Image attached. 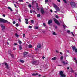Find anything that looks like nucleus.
Here are the masks:
<instances>
[{
	"mask_svg": "<svg viewBox=\"0 0 77 77\" xmlns=\"http://www.w3.org/2000/svg\"><path fill=\"white\" fill-rule=\"evenodd\" d=\"M29 48H32V45H28Z\"/></svg>",
	"mask_w": 77,
	"mask_h": 77,
	"instance_id": "obj_20",
	"label": "nucleus"
},
{
	"mask_svg": "<svg viewBox=\"0 0 77 77\" xmlns=\"http://www.w3.org/2000/svg\"><path fill=\"white\" fill-rule=\"evenodd\" d=\"M18 20L20 22H21V19H19Z\"/></svg>",
	"mask_w": 77,
	"mask_h": 77,
	"instance_id": "obj_42",
	"label": "nucleus"
},
{
	"mask_svg": "<svg viewBox=\"0 0 77 77\" xmlns=\"http://www.w3.org/2000/svg\"><path fill=\"white\" fill-rule=\"evenodd\" d=\"M57 1H58V2H60V0H57Z\"/></svg>",
	"mask_w": 77,
	"mask_h": 77,
	"instance_id": "obj_54",
	"label": "nucleus"
},
{
	"mask_svg": "<svg viewBox=\"0 0 77 77\" xmlns=\"http://www.w3.org/2000/svg\"><path fill=\"white\" fill-rule=\"evenodd\" d=\"M75 77H77V73H75Z\"/></svg>",
	"mask_w": 77,
	"mask_h": 77,
	"instance_id": "obj_39",
	"label": "nucleus"
},
{
	"mask_svg": "<svg viewBox=\"0 0 77 77\" xmlns=\"http://www.w3.org/2000/svg\"><path fill=\"white\" fill-rule=\"evenodd\" d=\"M16 12L17 14H18V10H16Z\"/></svg>",
	"mask_w": 77,
	"mask_h": 77,
	"instance_id": "obj_48",
	"label": "nucleus"
},
{
	"mask_svg": "<svg viewBox=\"0 0 77 77\" xmlns=\"http://www.w3.org/2000/svg\"><path fill=\"white\" fill-rule=\"evenodd\" d=\"M41 12L42 14H44V10L42 8H41Z\"/></svg>",
	"mask_w": 77,
	"mask_h": 77,
	"instance_id": "obj_10",
	"label": "nucleus"
},
{
	"mask_svg": "<svg viewBox=\"0 0 77 77\" xmlns=\"http://www.w3.org/2000/svg\"><path fill=\"white\" fill-rule=\"evenodd\" d=\"M41 75H39V77H41Z\"/></svg>",
	"mask_w": 77,
	"mask_h": 77,
	"instance_id": "obj_60",
	"label": "nucleus"
},
{
	"mask_svg": "<svg viewBox=\"0 0 77 77\" xmlns=\"http://www.w3.org/2000/svg\"><path fill=\"white\" fill-rule=\"evenodd\" d=\"M7 44L8 45H9V42H7Z\"/></svg>",
	"mask_w": 77,
	"mask_h": 77,
	"instance_id": "obj_63",
	"label": "nucleus"
},
{
	"mask_svg": "<svg viewBox=\"0 0 77 77\" xmlns=\"http://www.w3.org/2000/svg\"><path fill=\"white\" fill-rule=\"evenodd\" d=\"M39 75V74H38V73H33L32 74V76H36V75Z\"/></svg>",
	"mask_w": 77,
	"mask_h": 77,
	"instance_id": "obj_12",
	"label": "nucleus"
},
{
	"mask_svg": "<svg viewBox=\"0 0 77 77\" xmlns=\"http://www.w3.org/2000/svg\"><path fill=\"white\" fill-rule=\"evenodd\" d=\"M8 53L11 56V57H12V58H13V57H14V55L11 54V53H9V51H8Z\"/></svg>",
	"mask_w": 77,
	"mask_h": 77,
	"instance_id": "obj_14",
	"label": "nucleus"
},
{
	"mask_svg": "<svg viewBox=\"0 0 77 77\" xmlns=\"http://www.w3.org/2000/svg\"><path fill=\"white\" fill-rule=\"evenodd\" d=\"M53 20L55 22V23H56L57 24L58 26H60V23H59V22L57 21V20L54 18Z\"/></svg>",
	"mask_w": 77,
	"mask_h": 77,
	"instance_id": "obj_4",
	"label": "nucleus"
},
{
	"mask_svg": "<svg viewBox=\"0 0 77 77\" xmlns=\"http://www.w3.org/2000/svg\"><path fill=\"white\" fill-rule=\"evenodd\" d=\"M29 28L30 29H32V26H29Z\"/></svg>",
	"mask_w": 77,
	"mask_h": 77,
	"instance_id": "obj_41",
	"label": "nucleus"
},
{
	"mask_svg": "<svg viewBox=\"0 0 77 77\" xmlns=\"http://www.w3.org/2000/svg\"><path fill=\"white\" fill-rule=\"evenodd\" d=\"M37 4V5H36V7L37 8H38V4Z\"/></svg>",
	"mask_w": 77,
	"mask_h": 77,
	"instance_id": "obj_56",
	"label": "nucleus"
},
{
	"mask_svg": "<svg viewBox=\"0 0 77 77\" xmlns=\"http://www.w3.org/2000/svg\"><path fill=\"white\" fill-rule=\"evenodd\" d=\"M20 62H22V63H23V62H24V61H23L22 60H20Z\"/></svg>",
	"mask_w": 77,
	"mask_h": 77,
	"instance_id": "obj_24",
	"label": "nucleus"
},
{
	"mask_svg": "<svg viewBox=\"0 0 77 77\" xmlns=\"http://www.w3.org/2000/svg\"><path fill=\"white\" fill-rule=\"evenodd\" d=\"M50 12H53V10H50Z\"/></svg>",
	"mask_w": 77,
	"mask_h": 77,
	"instance_id": "obj_46",
	"label": "nucleus"
},
{
	"mask_svg": "<svg viewBox=\"0 0 77 77\" xmlns=\"http://www.w3.org/2000/svg\"><path fill=\"white\" fill-rule=\"evenodd\" d=\"M41 45L39 44V45H37V47L38 48H41Z\"/></svg>",
	"mask_w": 77,
	"mask_h": 77,
	"instance_id": "obj_15",
	"label": "nucleus"
},
{
	"mask_svg": "<svg viewBox=\"0 0 77 77\" xmlns=\"http://www.w3.org/2000/svg\"><path fill=\"white\" fill-rule=\"evenodd\" d=\"M43 25L44 27H46V25L45 24V23H43Z\"/></svg>",
	"mask_w": 77,
	"mask_h": 77,
	"instance_id": "obj_29",
	"label": "nucleus"
},
{
	"mask_svg": "<svg viewBox=\"0 0 77 77\" xmlns=\"http://www.w3.org/2000/svg\"><path fill=\"white\" fill-rule=\"evenodd\" d=\"M75 51L76 53H77V49H75Z\"/></svg>",
	"mask_w": 77,
	"mask_h": 77,
	"instance_id": "obj_51",
	"label": "nucleus"
},
{
	"mask_svg": "<svg viewBox=\"0 0 77 77\" xmlns=\"http://www.w3.org/2000/svg\"><path fill=\"white\" fill-rule=\"evenodd\" d=\"M67 69H69V67H68Z\"/></svg>",
	"mask_w": 77,
	"mask_h": 77,
	"instance_id": "obj_58",
	"label": "nucleus"
},
{
	"mask_svg": "<svg viewBox=\"0 0 77 77\" xmlns=\"http://www.w3.org/2000/svg\"><path fill=\"white\" fill-rule=\"evenodd\" d=\"M74 59L75 61H76L77 59L76 58H74Z\"/></svg>",
	"mask_w": 77,
	"mask_h": 77,
	"instance_id": "obj_36",
	"label": "nucleus"
},
{
	"mask_svg": "<svg viewBox=\"0 0 77 77\" xmlns=\"http://www.w3.org/2000/svg\"><path fill=\"white\" fill-rule=\"evenodd\" d=\"M62 63H63V65H68V62L65 63V61H63L62 62Z\"/></svg>",
	"mask_w": 77,
	"mask_h": 77,
	"instance_id": "obj_11",
	"label": "nucleus"
},
{
	"mask_svg": "<svg viewBox=\"0 0 77 77\" xmlns=\"http://www.w3.org/2000/svg\"><path fill=\"white\" fill-rule=\"evenodd\" d=\"M23 38H24V37H25V34H23Z\"/></svg>",
	"mask_w": 77,
	"mask_h": 77,
	"instance_id": "obj_40",
	"label": "nucleus"
},
{
	"mask_svg": "<svg viewBox=\"0 0 77 77\" xmlns=\"http://www.w3.org/2000/svg\"><path fill=\"white\" fill-rule=\"evenodd\" d=\"M75 62H76V63H77V60Z\"/></svg>",
	"mask_w": 77,
	"mask_h": 77,
	"instance_id": "obj_64",
	"label": "nucleus"
},
{
	"mask_svg": "<svg viewBox=\"0 0 77 77\" xmlns=\"http://www.w3.org/2000/svg\"><path fill=\"white\" fill-rule=\"evenodd\" d=\"M57 28V26H55V29Z\"/></svg>",
	"mask_w": 77,
	"mask_h": 77,
	"instance_id": "obj_59",
	"label": "nucleus"
},
{
	"mask_svg": "<svg viewBox=\"0 0 77 77\" xmlns=\"http://www.w3.org/2000/svg\"><path fill=\"white\" fill-rule=\"evenodd\" d=\"M37 17H41V15H40L39 14H37Z\"/></svg>",
	"mask_w": 77,
	"mask_h": 77,
	"instance_id": "obj_26",
	"label": "nucleus"
},
{
	"mask_svg": "<svg viewBox=\"0 0 77 77\" xmlns=\"http://www.w3.org/2000/svg\"><path fill=\"white\" fill-rule=\"evenodd\" d=\"M56 59V57H54L53 58L51 59V60H55Z\"/></svg>",
	"mask_w": 77,
	"mask_h": 77,
	"instance_id": "obj_17",
	"label": "nucleus"
},
{
	"mask_svg": "<svg viewBox=\"0 0 77 77\" xmlns=\"http://www.w3.org/2000/svg\"><path fill=\"white\" fill-rule=\"evenodd\" d=\"M71 72H72V73H74V71L71 68V71H70Z\"/></svg>",
	"mask_w": 77,
	"mask_h": 77,
	"instance_id": "obj_21",
	"label": "nucleus"
},
{
	"mask_svg": "<svg viewBox=\"0 0 77 77\" xmlns=\"http://www.w3.org/2000/svg\"><path fill=\"white\" fill-rule=\"evenodd\" d=\"M16 50V49L15 48H14L13 50Z\"/></svg>",
	"mask_w": 77,
	"mask_h": 77,
	"instance_id": "obj_52",
	"label": "nucleus"
},
{
	"mask_svg": "<svg viewBox=\"0 0 77 77\" xmlns=\"http://www.w3.org/2000/svg\"><path fill=\"white\" fill-rule=\"evenodd\" d=\"M15 35L16 37H18V36H19V35H18V34L17 33L15 34Z\"/></svg>",
	"mask_w": 77,
	"mask_h": 77,
	"instance_id": "obj_25",
	"label": "nucleus"
},
{
	"mask_svg": "<svg viewBox=\"0 0 77 77\" xmlns=\"http://www.w3.org/2000/svg\"><path fill=\"white\" fill-rule=\"evenodd\" d=\"M45 2H46V3H48V0H45Z\"/></svg>",
	"mask_w": 77,
	"mask_h": 77,
	"instance_id": "obj_43",
	"label": "nucleus"
},
{
	"mask_svg": "<svg viewBox=\"0 0 77 77\" xmlns=\"http://www.w3.org/2000/svg\"><path fill=\"white\" fill-rule=\"evenodd\" d=\"M0 23H6L7 24H9V23H9L8 21L2 18H0Z\"/></svg>",
	"mask_w": 77,
	"mask_h": 77,
	"instance_id": "obj_2",
	"label": "nucleus"
},
{
	"mask_svg": "<svg viewBox=\"0 0 77 77\" xmlns=\"http://www.w3.org/2000/svg\"><path fill=\"white\" fill-rule=\"evenodd\" d=\"M13 24H14L15 23V21H13Z\"/></svg>",
	"mask_w": 77,
	"mask_h": 77,
	"instance_id": "obj_50",
	"label": "nucleus"
},
{
	"mask_svg": "<svg viewBox=\"0 0 77 77\" xmlns=\"http://www.w3.org/2000/svg\"><path fill=\"white\" fill-rule=\"evenodd\" d=\"M18 42L20 44H21L22 43V42H21V40H19L18 41Z\"/></svg>",
	"mask_w": 77,
	"mask_h": 77,
	"instance_id": "obj_23",
	"label": "nucleus"
},
{
	"mask_svg": "<svg viewBox=\"0 0 77 77\" xmlns=\"http://www.w3.org/2000/svg\"><path fill=\"white\" fill-rule=\"evenodd\" d=\"M28 7H29V8H31V7H32V5L30 4L29 5H28Z\"/></svg>",
	"mask_w": 77,
	"mask_h": 77,
	"instance_id": "obj_30",
	"label": "nucleus"
},
{
	"mask_svg": "<svg viewBox=\"0 0 77 77\" xmlns=\"http://www.w3.org/2000/svg\"><path fill=\"white\" fill-rule=\"evenodd\" d=\"M67 32H68V33H70V30H68V31H67Z\"/></svg>",
	"mask_w": 77,
	"mask_h": 77,
	"instance_id": "obj_44",
	"label": "nucleus"
},
{
	"mask_svg": "<svg viewBox=\"0 0 77 77\" xmlns=\"http://www.w3.org/2000/svg\"><path fill=\"white\" fill-rule=\"evenodd\" d=\"M35 29H38V27H35Z\"/></svg>",
	"mask_w": 77,
	"mask_h": 77,
	"instance_id": "obj_47",
	"label": "nucleus"
},
{
	"mask_svg": "<svg viewBox=\"0 0 77 77\" xmlns=\"http://www.w3.org/2000/svg\"><path fill=\"white\" fill-rule=\"evenodd\" d=\"M39 63V61L38 60H36L35 61H33L32 62V64L33 65H37Z\"/></svg>",
	"mask_w": 77,
	"mask_h": 77,
	"instance_id": "obj_3",
	"label": "nucleus"
},
{
	"mask_svg": "<svg viewBox=\"0 0 77 77\" xmlns=\"http://www.w3.org/2000/svg\"><path fill=\"white\" fill-rule=\"evenodd\" d=\"M27 54H28V52H25L24 53V57H25V55H27Z\"/></svg>",
	"mask_w": 77,
	"mask_h": 77,
	"instance_id": "obj_13",
	"label": "nucleus"
},
{
	"mask_svg": "<svg viewBox=\"0 0 77 77\" xmlns=\"http://www.w3.org/2000/svg\"><path fill=\"white\" fill-rule=\"evenodd\" d=\"M31 23H32V24H34V21L33 20H31Z\"/></svg>",
	"mask_w": 77,
	"mask_h": 77,
	"instance_id": "obj_22",
	"label": "nucleus"
},
{
	"mask_svg": "<svg viewBox=\"0 0 77 77\" xmlns=\"http://www.w3.org/2000/svg\"><path fill=\"white\" fill-rule=\"evenodd\" d=\"M3 17H6V15L5 14H3Z\"/></svg>",
	"mask_w": 77,
	"mask_h": 77,
	"instance_id": "obj_49",
	"label": "nucleus"
},
{
	"mask_svg": "<svg viewBox=\"0 0 77 77\" xmlns=\"http://www.w3.org/2000/svg\"><path fill=\"white\" fill-rule=\"evenodd\" d=\"M19 49L20 50H22V46H21V45H19Z\"/></svg>",
	"mask_w": 77,
	"mask_h": 77,
	"instance_id": "obj_19",
	"label": "nucleus"
},
{
	"mask_svg": "<svg viewBox=\"0 0 77 77\" xmlns=\"http://www.w3.org/2000/svg\"><path fill=\"white\" fill-rule=\"evenodd\" d=\"M63 1L65 3H66V0H63Z\"/></svg>",
	"mask_w": 77,
	"mask_h": 77,
	"instance_id": "obj_38",
	"label": "nucleus"
},
{
	"mask_svg": "<svg viewBox=\"0 0 77 77\" xmlns=\"http://www.w3.org/2000/svg\"><path fill=\"white\" fill-rule=\"evenodd\" d=\"M14 45H17V43H14Z\"/></svg>",
	"mask_w": 77,
	"mask_h": 77,
	"instance_id": "obj_55",
	"label": "nucleus"
},
{
	"mask_svg": "<svg viewBox=\"0 0 77 77\" xmlns=\"http://www.w3.org/2000/svg\"><path fill=\"white\" fill-rule=\"evenodd\" d=\"M72 48L73 50H75L76 49V48L75 47L73 46L72 47Z\"/></svg>",
	"mask_w": 77,
	"mask_h": 77,
	"instance_id": "obj_16",
	"label": "nucleus"
},
{
	"mask_svg": "<svg viewBox=\"0 0 77 77\" xmlns=\"http://www.w3.org/2000/svg\"><path fill=\"white\" fill-rule=\"evenodd\" d=\"M53 35H56V32H53Z\"/></svg>",
	"mask_w": 77,
	"mask_h": 77,
	"instance_id": "obj_28",
	"label": "nucleus"
},
{
	"mask_svg": "<svg viewBox=\"0 0 77 77\" xmlns=\"http://www.w3.org/2000/svg\"><path fill=\"white\" fill-rule=\"evenodd\" d=\"M3 64L5 65H6L7 69H9V65L7 64V63H3Z\"/></svg>",
	"mask_w": 77,
	"mask_h": 77,
	"instance_id": "obj_9",
	"label": "nucleus"
},
{
	"mask_svg": "<svg viewBox=\"0 0 77 77\" xmlns=\"http://www.w3.org/2000/svg\"><path fill=\"white\" fill-rule=\"evenodd\" d=\"M71 6L73 7V8L76 6V4H75V3L74 2H71Z\"/></svg>",
	"mask_w": 77,
	"mask_h": 77,
	"instance_id": "obj_5",
	"label": "nucleus"
},
{
	"mask_svg": "<svg viewBox=\"0 0 77 77\" xmlns=\"http://www.w3.org/2000/svg\"><path fill=\"white\" fill-rule=\"evenodd\" d=\"M1 26L2 28V31H3L4 29H5V27L3 26V25L2 24H1Z\"/></svg>",
	"mask_w": 77,
	"mask_h": 77,
	"instance_id": "obj_7",
	"label": "nucleus"
},
{
	"mask_svg": "<svg viewBox=\"0 0 77 77\" xmlns=\"http://www.w3.org/2000/svg\"><path fill=\"white\" fill-rule=\"evenodd\" d=\"M55 18H59V16L57 15H56L55 16Z\"/></svg>",
	"mask_w": 77,
	"mask_h": 77,
	"instance_id": "obj_33",
	"label": "nucleus"
},
{
	"mask_svg": "<svg viewBox=\"0 0 77 77\" xmlns=\"http://www.w3.org/2000/svg\"><path fill=\"white\" fill-rule=\"evenodd\" d=\"M16 27H18V26H19V25H18V24L17 23L16 25Z\"/></svg>",
	"mask_w": 77,
	"mask_h": 77,
	"instance_id": "obj_34",
	"label": "nucleus"
},
{
	"mask_svg": "<svg viewBox=\"0 0 77 77\" xmlns=\"http://www.w3.org/2000/svg\"><path fill=\"white\" fill-rule=\"evenodd\" d=\"M37 9H38V10H39V8H37Z\"/></svg>",
	"mask_w": 77,
	"mask_h": 77,
	"instance_id": "obj_62",
	"label": "nucleus"
},
{
	"mask_svg": "<svg viewBox=\"0 0 77 77\" xmlns=\"http://www.w3.org/2000/svg\"><path fill=\"white\" fill-rule=\"evenodd\" d=\"M25 21H27V22H28L29 21V20H28V19H25Z\"/></svg>",
	"mask_w": 77,
	"mask_h": 77,
	"instance_id": "obj_31",
	"label": "nucleus"
},
{
	"mask_svg": "<svg viewBox=\"0 0 77 77\" xmlns=\"http://www.w3.org/2000/svg\"><path fill=\"white\" fill-rule=\"evenodd\" d=\"M58 66H62V65H58Z\"/></svg>",
	"mask_w": 77,
	"mask_h": 77,
	"instance_id": "obj_61",
	"label": "nucleus"
},
{
	"mask_svg": "<svg viewBox=\"0 0 77 77\" xmlns=\"http://www.w3.org/2000/svg\"><path fill=\"white\" fill-rule=\"evenodd\" d=\"M54 7L57 11H60L59 8L57 6L54 5Z\"/></svg>",
	"mask_w": 77,
	"mask_h": 77,
	"instance_id": "obj_6",
	"label": "nucleus"
},
{
	"mask_svg": "<svg viewBox=\"0 0 77 77\" xmlns=\"http://www.w3.org/2000/svg\"><path fill=\"white\" fill-rule=\"evenodd\" d=\"M60 77H66V76L65 74H63V72L62 71H60L59 72Z\"/></svg>",
	"mask_w": 77,
	"mask_h": 77,
	"instance_id": "obj_1",
	"label": "nucleus"
},
{
	"mask_svg": "<svg viewBox=\"0 0 77 77\" xmlns=\"http://www.w3.org/2000/svg\"><path fill=\"white\" fill-rule=\"evenodd\" d=\"M52 23H53V21H52V20L51 19L49 20L48 23V24L50 25V24H51Z\"/></svg>",
	"mask_w": 77,
	"mask_h": 77,
	"instance_id": "obj_8",
	"label": "nucleus"
},
{
	"mask_svg": "<svg viewBox=\"0 0 77 77\" xmlns=\"http://www.w3.org/2000/svg\"><path fill=\"white\" fill-rule=\"evenodd\" d=\"M60 54H62V53L61 52H60Z\"/></svg>",
	"mask_w": 77,
	"mask_h": 77,
	"instance_id": "obj_53",
	"label": "nucleus"
},
{
	"mask_svg": "<svg viewBox=\"0 0 77 77\" xmlns=\"http://www.w3.org/2000/svg\"><path fill=\"white\" fill-rule=\"evenodd\" d=\"M63 26L64 27V28H65V27H66V25L65 24L63 25Z\"/></svg>",
	"mask_w": 77,
	"mask_h": 77,
	"instance_id": "obj_27",
	"label": "nucleus"
},
{
	"mask_svg": "<svg viewBox=\"0 0 77 77\" xmlns=\"http://www.w3.org/2000/svg\"><path fill=\"white\" fill-rule=\"evenodd\" d=\"M63 56H61L60 58V59L61 60H62L63 59Z\"/></svg>",
	"mask_w": 77,
	"mask_h": 77,
	"instance_id": "obj_37",
	"label": "nucleus"
},
{
	"mask_svg": "<svg viewBox=\"0 0 77 77\" xmlns=\"http://www.w3.org/2000/svg\"><path fill=\"white\" fill-rule=\"evenodd\" d=\"M25 23L26 24H29L28 22L25 21Z\"/></svg>",
	"mask_w": 77,
	"mask_h": 77,
	"instance_id": "obj_32",
	"label": "nucleus"
},
{
	"mask_svg": "<svg viewBox=\"0 0 77 77\" xmlns=\"http://www.w3.org/2000/svg\"><path fill=\"white\" fill-rule=\"evenodd\" d=\"M56 52L57 53H59V51H58L57 50L56 51Z\"/></svg>",
	"mask_w": 77,
	"mask_h": 77,
	"instance_id": "obj_45",
	"label": "nucleus"
},
{
	"mask_svg": "<svg viewBox=\"0 0 77 77\" xmlns=\"http://www.w3.org/2000/svg\"><path fill=\"white\" fill-rule=\"evenodd\" d=\"M8 8L10 10V11H13V10H12V9L11 8V7H8Z\"/></svg>",
	"mask_w": 77,
	"mask_h": 77,
	"instance_id": "obj_18",
	"label": "nucleus"
},
{
	"mask_svg": "<svg viewBox=\"0 0 77 77\" xmlns=\"http://www.w3.org/2000/svg\"><path fill=\"white\" fill-rule=\"evenodd\" d=\"M42 59H44V58H45V57L43 56L42 57Z\"/></svg>",
	"mask_w": 77,
	"mask_h": 77,
	"instance_id": "obj_57",
	"label": "nucleus"
},
{
	"mask_svg": "<svg viewBox=\"0 0 77 77\" xmlns=\"http://www.w3.org/2000/svg\"><path fill=\"white\" fill-rule=\"evenodd\" d=\"M71 33L72 34L73 36H74V33H73V32H71Z\"/></svg>",
	"mask_w": 77,
	"mask_h": 77,
	"instance_id": "obj_35",
	"label": "nucleus"
}]
</instances>
